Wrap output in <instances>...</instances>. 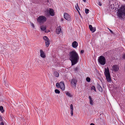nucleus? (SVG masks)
Returning a JSON list of instances; mask_svg holds the SVG:
<instances>
[{
	"instance_id": "nucleus-45",
	"label": "nucleus",
	"mask_w": 125,
	"mask_h": 125,
	"mask_svg": "<svg viewBox=\"0 0 125 125\" xmlns=\"http://www.w3.org/2000/svg\"><path fill=\"white\" fill-rule=\"evenodd\" d=\"M124 0V1H125V0Z\"/></svg>"
},
{
	"instance_id": "nucleus-12",
	"label": "nucleus",
	"mask_w": 125,
	"mask_h": 125,
	"mask_svg": "<svg viewBox=\"0 0 125 125\" xmlns=\"http://www.w3.org/2000/svg\"><path fill=\"white\" fill-rule=\"evenodd\" d=\"M89 28L92 32H94L96 31L95 28L93 27L91 25H89Z\"/></svg>"
},
{
	"instance_id": "nucleus-23",
	"label": "nucleus",
	"mask_w": 125,
	"mask_h": 125,
	"mask_svg": "<svg viewBox=\"0 0 125 125\" xmlns=\"http://www.w3.org/2000/svg\"><path fill=\"white\" fill-rule=\"evenodd\" d=\"M43 39L44 40H45V41H48V40H49L48 37L46 36H44L43 37Z\"/></svg>"
},
{
	"instance_id": "nucleus-3",
	"label": "nucleus",
	"mask_w": 125,
	"mask_h": 125,
	"mask_svg": "<svg viewBox=\"0 0 125 125\" xmlns=\"http://www.w3.org/2000/svg\"><path fill=\"white\" fill-rule=\"evenodd\" d=\"M104 73L107 81L108 82H111V80L109 73V69L108 67H107V68H105Z\"/></svg>"
},
{
	"instance_id": "nucleus-7",
	"label": "nucleus",
	"mask_w": 125,
	"mask_h": 125,
	"mask_svg": "<svg viewBox=\"0 0 125 125\" xmlns=\"http://www.w3.org/2000/svg\"><path fill=\"white\" fill-rule=\"evenodd\" d=\"M64 18L66 20L69 21L71 20V17L68 14L65 13L64 15Z\"/></svg>"
},
{
	"instance_id": "nucleus-5",
	"label": "nucleus",
	"mask_w": 125,
	"mask_h": 125,
	"mask_svg": "<svg viewBox=\"0 0 125 125\" xmlns=\"http://www.w3.org/2000/svg\"><path fill=\"white\" fill-rule=\"evenodd\" d=\"M98 61L100 64L104 65L106 62V59L104 56H101L98 58Z\"/></svg>"
},
{
	"instance_id": "nucleus-16",
	"label": "nucleus",
	"mask_w": 125,
	"mask_h": 125,
	"mask_svg": "<svg viewBox=\"0 0 125 125\" xmlns=\"http://www.w3.org/2000/svg\"><path fill=\"white\" fill-rule=\"evenodd\" d=\"M97 88L99 90V91L101 92H102L103 91V89L101 86L99 84H97Z\"/></svg>"
},
{
	"instance_id": "nucleus-30",
	"label": "nucleus",
	"mask_w": 125,
	"mask_h": 125,
	"mask_svg": "<svg viewBox=\"0 0 125 125\" xmlns=\"http://www.w3.org/2000/svg\"><path fill=\"white\" fill-rule=\"evenodd\" d=\"M91 89L92 90H94V91L96 92V89L94 86H93L92 87Z\"/></svg>"
},
{
	"instance_id": "nucleus-6",
	"label": "nucleus",
	"mask_w": 125,
	"mask_h": 125,
	"mask_svg": "<svg viewBox=\"0 0 125 125\" xmlns=\"http://www.w3.org/2000/svg\"><path fill=\"white\" fill-rule=\"evenodd\" d=\"M77 82V80L75 78H73L71 81V84L72 86L75 88Z\"/></svg>"
},
{
	"instance_id": "nucleus-39",
	"label": "nucleus",
	"mask_w": 125,
	"mask_h": 125,
	"mask_svg": "<svg viewBox=\"0 0 125 125\" xmlns=\"http://www.w3.org/2000/svg\"><path fill=\"white\" fill-rule=\"evenodd\" d=\"M0 125H4V123L3 122L0 123Z\"/></svg>"
},
{
	"instance_id": "nucleus-4",
	"label": "nucleus",
	"mask_w": 125,
	"mask_h": 125,
	"mask_svg": "<svg viewBox=\"0 0 125 125\" xmlns=\"http://www.w3.org/2000/svg\"><path fill=\"white\" fill-rule=\"evenodd\" d=\"M47 18L46 17L43 16H39L37 19V22L40 23H44L46 22Z\"/></svg>"
},
{
	"instance_id": "nucleus-25",
	"label": "nucleus",
	"mask_w": 125,
	"mask_h": 125,
	"mask_svg": "<svg viewBox=\"0 0 125 125\" xmlns=\"http://www.w3.org/2000/svg\"><path fill=\"white\" fill-rule=\"evenodd\" d=\"M3 83L5 86L7 87H8V83H7V82L6 81H4Z\"/></svg>"
},
{
	"instance_id": "nucleus-29",
	"label": "nucleus",
	"mask_w": 125,
	"mask_h": 125,
	"mask_svg": "<svg viewBox=\"0 0 125 125\" xmlns=\"http://www.w3.org/2000/svg\"><path fill=\"white\" fill-rule=\"evenodd\" d=\"M66 94L68 96L70 97L71 96V95L70 93H69L68 92H67L66 93Z\"/></svg>"
},
{
	"instance_id": "nucleus-9",
	"label": "nucleus",
	"mask_w": 125,
	"mask_h": 125,
	"mask_svg": "<svg viewBox=\"0 0 125 125\" xmlns=\"http://www.w3.org/2000/svg\"><path fill=\"white\" fill-rule=\"evenodd\" d=\"M112 69L113 71L116 72L118 71L119 70V68L117 65H114L112 67Z\"/></svg>"
},
{
	"instance_id": "nucleus-32",
	"label": "nucleus",
	"mask_w": 125,
	"mask_h": 125,
	"mask_svg": "<svg viewBox=\"0 0 125 125\" xmlns=\"http://www.w3.org/2000/svg\"><path fill=\"white\" fill-rule=\"evenodd\" d=\"M31 26L33 28H34L35 26H34V24H33V23H31Z\"/></svg>"
},
{
	"instance_id": "nucleus-26",
	"label": "nucleus",
	"mask_w": 125,
	"mask_h": 125,
	"mask_svg": "<svg viewBox=\"0 0 125 125\" xmlns=\"http://www.w3.org/2000/svg\"><path fill=\"white\" fill-rule=\"evenodd\" d=\"M86 80L87 82H89L90 81V79L89 77H87L86 78Z\"/></svg>"
},
{
	"instance_id": "nucleus-44",
	"label": "nucleus",
	"mask_w": 125,
	"mask_h": 125,
	"mask_svg": "<svg viewBox=\"0 0 125 125\" xmlns=\"http://www.w3.org/2000/svg\"><path fill=\"white\" fill-rule=\"evenodd\" d=\"M78 13H79V14L80 15H81V14H80V12L79 11H78Z\"/></svg>"
},
{
	"instance_id": "nucleus-1",
	"label": "nucleus",
	"mask_w": 125,
	"mask_h": 125,
	"mask_svg": "<svg viewBox=\"0 0 125 125\" xmlns=\"http://www.w3.org/2000/svg\"><path fill=\"white\" fill-rule=\"evenodd\" d=\"M70 60L72 62V65L76 64L78 62L79 57L78 53L75 51L70 52L69 53Z\"/></svg>"
},
{
	"instance_id": "nucleus-28",
	"label": "nucleus",
	"mask_w": 125,
	"mask_h": 125,
	"mask_svg": "<svg viewBox=\"0 0 125 125\" xmlns=\"http://www.w3.org/2000/svg\"><path fill=\"white\" fill-rule=\"evenodd\" d=\"M89 10L87 9H85V13L86 14H88L89 13Z\"/></svg>"
},
{
	"instance_id": "nucleus-22",
	"label": "nucleus",
	"mask_w": 125,
	"mask_h": 125,
	"mask_svg": "<svg viewBox=\"0 0 125 125\" xmlns=\"http://www.w3.org/2000/svg\"><path fill=\"white\" fill-rule=\"evenodd\" d=\"M0 111L2 113H3L4 112L3 107L2 106H0Z\"/></svg>"
},
{
	"instance_id": "nucleus-27",
	"label": "nucleus",
	"mask_w": 125,
	"mask_h": 125,
	"mask_svg": "<svg viewBox=\"0 0 125 125\" xmlns=\"http://www.w3.org/2000/svg\"><path fill=\"white\" fill-rule=\"evenodd\" d=\"M56 87L58 88H60V83H56Z\"/></svg>"
},
{
	"instance_id": "nucleus-11",
	"label": "nucleus",
	"mask_w": 125,
	"mask_h": 125,
	"mask_svg": "<svg viewBox=\"0 0 125 125\" xmlns=\"http://www.w3.org/2000/svg\"><path fill=\"white\" fill-rule=\"evenodd\" d=\"M49 15H50L52 16H53L54 15V12L53 10L51 8H49Z\"/></svg>"
},
{
	"instance_id": "nucleus-20",
	"label": "nucleus",
	"mask_w": 125,
	"mask_h": 125,
	"mask_svg": "<svg viewBox=\"0 0 125 125\" xmlns=\"http://www.w3.org/2000/svg\"><path fill=\"white\" fill-rule=\"evenodd\" d=\"M54 75L55 76L58 77L59 76V74L57 72L55 71L54 72Z\"/></svg>"
},
{
	"instance_id": "nucleus-24",
	"label": "nucleus",
	"mask_w": 125,
	"mask_h": 125,
	"mask_svg": "<svg viewBox=\"0 0 125 125\" xmlns=\"http://www.w3.org/2000/svg\"><path fill=\"white\" fill-rule=\"evenodd\" d=\"M55 93L57 94H59L60 93V91L57 89H56L55 90Z\"/></svg>"
},
{
	"instance_id": "nucleus-34",
	"label": "nucleus",
	"mask_w": 125,
	"mask_h": 125,
	"mask_svg": "<svg viewBox=\"0 0 125 125\" xmlns=\"http://www.w3.org/2000/svg\"><path fill=\"white\" fill-rule=\"evenodd\" d=\"M122 58L124 59H125V53L123 55Z\"/></svg>"
},
{
	"instance_id": "nucleus-43",
	"label": "nucleus",
	"mask_w": 125,
	"mask_h": 125,
	"mask_svg": "<svg viewBox=\"0 0 125 125\" xmlns=\"http://www.w3.org/2000/svg\"><path fill=\"white\" fill-rule=\"evenodd\" d=\"M61 21H63V19H62V18L61 19Z\"/></svg>"
},
{
	"instance_id": "nucleus-17",
	"label": "nucleus",
	"mask_w": 125,
	"mask_h": 125,
	"mask_svg": "<svg viewBox=\"0 0 125 125\" xmlns=\"http://www.w3.org/2000/svg\"><path fill=\"white\" fill-rule=\"evenodd\" d=\"M89 98L90 100L89 102L90 104L91 105H93V102L91 97L90 96H89Z\"/></svg>"
},
{
	"instance_id": "nucleus-8",
	"label": "nucleus",
	"mask_w": 125,
	"mask_h": 125,
	"mask_svg": "<svg viewBox=\"0 0 125 125\" xmlns=\"http://www.w3.org/2000/svg\"><path fill=\"white\" fill-rule=\"evenodd\" d=\"M60 88L62 90H64L65 86L64 82L63 81H61L60 83Z\"/></svg>"
},
{
	"instance_id": "nucleus-33",
	"label": "nucleus",
	"mask_w": 125,
	"mask_h": 125,
	"mask_svg": "<svg viewBox=\"0 0 125 125\" xmlns=\"http://www.w3.org/2000/svg\"><path fill=\"white\" fill-rule=\"evenodd\" d=\"M108 29H109V31H110V32H111V33H112V34H113V32L110 29H109L108 28Z\"/></svg>"
},
{
	"instance_id": "nucleus-40",
	"label": "nucleus",
	"mask_w": 125,
	"mask_h": 125,
	"mask_svg": "<svg viewBox=\"0 0 125 125\" xmlns=\"http://www.w3.org/2000/svg\"><path fill=\"white\" fill-rule=\"evenodd\" d=\"M75 7H76V9L78 11H78H79L78 10V9L77 8L76 6Z\"/></svg>"
},
{
	"instance_id": "nucleus-19",
	"label": "nucleus",
	"mask_w": 125,
	"mask_h": 125,
	"mask_svg": "<svg viewBox=\"0 0 125 125\" xmlns=\"http://www.w3.org/2000/svg\"><path fill=\"white\" fill-rule=\"evenodd\" d=\"M45 44L46 47H48L50 44V41L49 40H48V41H45Z\"/></svg>"
},
{
	"instance_id": "nucleus-13",
	"label": "nucleus",
	"mask_w": 125,
	"mask_h": 125,
	"mask_svg": "<svg viewBox=\"0 0 125 125\" xmlns=\"http://www.w3.org/2000/svg\"><path fill=\"white\" fill-rule=\"evenodd\" d=\"M72 45L73 48H76L78 46V43L76 41H74L72 43Z\"/></svg>"
},
{
	"instance_id": "nucleus-31",
	"label": "nucleus",
	"mask_w": 125,
	"mask_h": 125,
	"mask_svg": "<svg viewBox=\"0 0 125 125\" xmlns=\"http://www.w3.org/2000/svg\"><path fill=\"white\" fill-rule=\"evenodd\" d=\"M78 69L79 68L78 67H76L74 68V70L75 71H77Z\"/></svg>"
},
{
	"instance_id": "nucleus-10",
	"label": "nucleus",
	"mask_w": 125,
	"mask_h": 125,
	"mask_svg": "<svg viewBox=\"0 0 125 125\" xmlns=\"http://www.w3.org/2000/svg\"><path fill=\"white\" fill-rule=\"evenodd\" d=\"M40 56L41 57L43 58H45L46 56L44 52L42 50H40Z\"/></svg>"
},
{
	"instance_id": "nucleus-42",
	"label": "nucleus",
	"mask_w": 125,
	"mask_h": 125,
	"mask_svg": "<svg viewBox=\"0 0 125 125\" xmlns=\"http://www.w3.org/2000/svg\"><path fill=\"white\" fill-rule=\"evenodd\" d=\"M83 0V1H84V2H86V0Z\"/></svg>"
},
{
	"instance_id": "nucleus-21",
	"label": "nucleus",
	"mask_w": 125,
	"mask_h": 125,
	"mask_svg": "<svg viewBox=\"0 0 125 125\" xmlns=\"http://www.w3.org/2000/svg\"><path fill=\"white\" fill-rule=\"evenodd\" d=\"M46 29V27L45 26H42L41 27V30L43 31H44Z\"/></svg>"
},
{
	"instance_id": "nucleus-36",
	"label": "nucleus",
	"mask_w": 125,
	"mask_h": 125,
	"mask_svg": "<svg viewBox=\"0 0 125 125\" xmlns=\"http://www.w3.org/2000/svg\"><path fill=\"white\" fill-rule=\"evenodd\" d=\"M84 51L83 50H82L81 51V53H83L84 52Z\"/></svg>"
},
{
	"instance_id": "nucleus-35",
	"label": "nucleus",
	"mask_w": 125,
	"mask_h": 125,
	"mask_svg": "<svg viewBox=\"0 0 125 125\" xmlns=\"http://www.w3.org/2000/svg\"><path fill=\"white\" fill-rule=\"evenodd\" d=\"M2 118L1 117V116H0V121H2Z\"/></svg>"
},
{
	"instance_id": "nucleus-38",
	"label": "nucleus",
	"mask_w": 125,
	"mask_h": 125,
	"mask_svg": "<svg viewBox=\"0 0 125 125\" xmlns=\"http://www.w3.org/2000/svg\"><path fill=\"white\" fill-rule=\"evenodd\" d=\"M76 5H77V8L78 9H79V10H80V9H79V7L78 6V3Z\"/></svg>"
},
{
	"instance_id": "nucleus-37",
	"label": "nucleus",
	"mask_w": 125,
	"mask_h": 125,
	"mask_svg": "<svg viewBox=\"0 0 125 125\" xmlns=\"http://www.w3.org/2000/svg\"><path fill=\"white\" fill-rule=\"evenodd\" d=\"M98 5L100 6H101L102 5V4L100 2H99Z\"/></svg>"
},
{
	"instance_id": "nucleus-41",
	"label": "nucleus",
	"mask_w": 125,
	"mask_h": 125,
	"mask_svg": "<svg viewBox=\"0 0 125 125\" xmlns=\"http://www.w3.org/2000/svg\"><path fill=\"white\" fill-rule=\"evenodd\" d=\"M90 125H95L94 124L92 123L90 124Z\"/></svg>"
},
{
	"instance_id": "nucleus-15",
	"label": "nucleus",
	"mask_w": 125,
	"mask_h": 125,
	"mask_svg": "<svg viewBox=\"0 0 125 125\" xmlns=\"http://www.w3.org/2000/svg\"><path fill=\"white\" fill-rule=\"evenodd\" d=\"M70 109L71 110V114L72 116L73 115V105L72 104L70 105Z\"/></svg>"
},
{
	"instance_id": "nucleus-14",
	"label": "nucleus",
	"mask_w": 125,
	"mask_h": 125,
	"mask_svg": "<svg viewBox=\"0 0 125 125\" xmlns=\"http://www.w3.org/2000/svg\"><path fill=\"white\" fill-rule=\"evenodd\" d=\"M56 33L58 34H59L61 32V29L60 27H58L56 29Z\"/></svg>"
},
{
	"instance_id": "nucleus-2",
	"label": "nucleus",
	"mask_w": 125,
	"mask_h": 125,
	"mask_svg": "<svg viewBox=\"0 0 125 125\" xmlns=\"http://www.w3.org/2000/svg\"><path fill=\"white\" fill-rule=\"evenodd\" d=\"M117 15L119 18H122L123 16H125V7L118 9Z\"/></svg>"
},
{
	"instance_id": "nucleus-18",
	"label": "nucleus",
	"mask_w": 125,
	"mask_h": 125,
	"mask_svg": "<svg viewBox=\"0 0 125 125\" xmlns=\"http://www.w3.org/2000/svg\"><path fill=\"white\" fill-rule=\"evenodd\" d=\"M49 9H47L45 11V14L46 16H48L49 15Z\"/></svg>"
}]
</instances>
